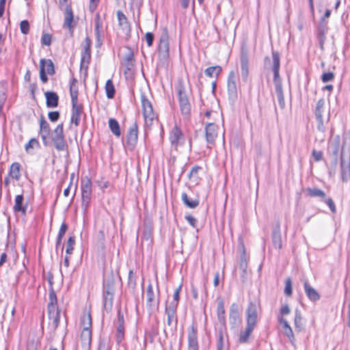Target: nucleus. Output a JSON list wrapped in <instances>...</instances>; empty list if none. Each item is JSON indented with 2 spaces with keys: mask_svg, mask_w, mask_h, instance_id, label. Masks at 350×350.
<instances>
[{
  "mask_svg": "<svg viewBox=\"0 0 350 350\" xmlns=\"http://www.w3.org/2000/svg\"><path fill=\"white\" fill-rule=\"evenodd\" d=\"M123 332H124L123 325H119V326L118 327V338H120L121 336L123 335Z\"/></svg>",
  "mask_w": 350,
  "mask_h": 350,
  "instance_id": "69168bd1",
  "label": "nucleus"
},
{
  "mask_svg": "<svg viewBox=\"0 0 350 350\" xmlns=\"http://www.w3.org/2000/svg\"><path fill=\"white\" fill-rule=\"evenodd\" d=\"M272 58H273V82L275 85V88H277V85H279L280 87H282V81L279 75V69H280V55L278 52L273 51L272 52Z\"/></svg>",
  "mask_w": 350,
  "mask_h": 350,
  "instance_id": "1a4fd4ad",
  "label": "nucleus"
},
{
  "mask_svg": "<svg viewBox=\"0 0 350 350\" xmlns=\"http://www.w3.org/2000/svg\"><path fill=\"white\" fill-rule=\"evenodd\" d=\"M83 112V107L81 105L77 103H72V115L70 122L76 126H79L81 120V114Z\"/></svg>",
  "mask_w": 350,
  "mask_h": 350,
  "instance_id": "2eb2a0df",
  "label": "nucleus"
},
{
  "mask_svg": "<svg viewBox=\"0 0 350 350\" xmlns=\"http://www.w3.org/2000/svg\"><path fill=\"white\" fill-rule=\"evenodd\" d=\"M306 194L310 197L325 198V193L317 188H308L306 189Z\"/></svg>",
  "mask_w": 350,
  "mask_h": 350,
  "instance_id": "c9c22d12",
  "label": "nucleus"
},
{
  "mask_svg": "<svg viewBox=\"0 0 350 350\" xmlns=\"http://www.w3.org/2000/svg\"><path fill=\"white\" fill-rule=\"evenodd\" d=\"M217 313L219 321L221 323H224L225 320V310L224 307V303L222 301H220L218 303Z\"/></svg>",
  "mask_w": 350,
  "mask_h": 350,
  "instance_id": "ea45409f",
  "label": "nucleus"
},
{
  "mask_svg": "<svg viewBox=\"0 0 350 350\" xmlns=\"http://www.w3.org/2000/svg\"><path fill=\"white\" fill-rule=\"evenodd\" d=\"M176 309V308H174L173 307H170L167 306L165 309L167 314H170L171 317L175 316Z\"/></svg>",
  "mask_w": 350,
  "mask_h": 350,
  "instance_id": "680f3d73",
  "label": "nucleus"
},
{
  "mask_svg": "<svg viewBox=\"0 0 350 350\" xmlns=\"http://www.w3.org/2000/svg\"><path fill=\"white\" fill-rule=\"evenodd\" d=\"M325 203L329 207V208H330V210H331V211L332 213H335L336 212V207H335L334 203V202L332 201V200L331 198L326 199L325 200Z\"/></svg>",
  "mask_w": 350,
  "mask_h": 350,
  "instance_id": "6e6d98bb",
  "label": "nucleus"
},
{
  "mask_svg": "<svg viewBox=\"0 0 350 350\" xmlns=\"http://www.w3.org/2000/svg\"><path fill=\"white\" fill-rule=\"evenodd\" d=\"M178 96L182 112L185 114H188L190 111V105L185 92L182 90H179Z\"/></svg>",
  "mask_w": 350,
  "mask_h": 350,
  "instance_id": "4be33fe9",
  "label": "nucleus"
},
{
  "mask_svg": "<svg viewBox=\"0 0 350 350\" xmlns=\"http://www.w3.org/2000/svg\"><path fill=\"white\" fill-rule=\"evenodd\" d=\"M170 141L174 148H177L183 143V136L179 128L175 126L170 132Z\"/></svg>",
  "mask_w": 350,
  "mask_h": 350,
  "instance_id": "f3484780",
  "label": "nucleus"
},
{
  "mask_svg": "<svg viewBox=\"0 0 350 350\" xmlns=\"http://www.w3.org/2000/svg\"><path fill=\"white\" fill-rule=\"evenodd\" d=\"M51 139L54 143L55 147L58 150H63L66 146V142L63 133V124H60L57 126L51 134Z\"/></svg>",
  "mask_w": 350,
  "mask_h": 350,
  "instance_id": "423d86ee",
  "label": "nucleus"
},
{
  "mask_svg": "<svg viewBox=\"0 0 350 350\" xmlns=\"http://www.w3.org/2000/svg\"><path fill=\"white\" fill-rule=\"evenodd\" d=\"M117 18L120 28L122 29L124 33L127 34L131 30L130 25L127 21V18L120 10L117 12Z\"/></svg>",
  "mask_w": 350,
  "mask_h": 350,
  "instance_id": "5701e85b",
  "label": "nucleus"
},
{
  "mask_svg": "<svg viewBox=\"0 0 350 350\" xmlns=\"http://www.w3.org/2000/svg\"><path fill=\"white\" fill-rule=\"evenodd\" d=\"M75 245V239L73 237H70L67 241L66 250V252L67 254H71Z\"/></svg>",
  "mask_w": 350,
  "mask_h": 350,
  "instance_id": "49530a36",
  "label": "nucleus"
},
{
  "mask_svg": "<svg viewBox=\"0 0 350 350\" xmlns=\"http://www.w3.org/2000/svg\"><path fill=\"white\" fill-rule=\"evenodd\" d=\"M188 350H198L197 332L194 327H191L188 334Z\"/></svg>",
  "mask_w": 350,
  "mask_h": 350,
  "instance_id": "412c9836",
  "label": "nucleus"
},
{
  "mask_svg": "<svg viewBox=\"0 0 350 350\" xmlns=\"http://www.w3.org/2000/svg\"><path fill=\"white\" fill-rule=\"evenodd\" d=\"M90 46L91 40L88 37H86L83 45L81 58V70L84 71L85 75L87 74L88 64L91 59Z\"/></svg>",
  "mask_w": 350,
  "mask_h": 350,
  "instance_id": "39448f33",
  "label": "nucleus"
},
{
  "mask_svg": "<svg viewBox=\"0 0 350 350\" xmlns=\"http://www.w3.org/2000/svg\"><path fill=\"white\" fill-rule=\"evenodd\" d=\"M41 138L42 139L44 146L49 145L50 140L51 129L49 123L44 120L43 117H41L40 120V132Z\"/></svg>",
  "mask_w": 350,
  "mask_h": 350,
  "instance_id": "f8f14e48",
  "label": "nucleus"
},
{
  "mask_svg": "<svg viewBox=\"0 0 350 350\" xmlns=\"http://www.w3.org/2000/svg\"><path fill=\"white\" fill-rule=\"evenodd\" d=\"M317 127L318 131L321 133H324L326 130V127H325L323 117H321L320 118H317Z\"/></svg>",
  "mask_w": 350,
  "mask_h": 350,
  "instance_id": "de8ad7c7",
  "label": "nucleus"
},
{
  "mask_svg": "<svg viewBox=\"0 0 350 350\" xmlns=\"http://www.w3.org/2000/svg\"><path fill=\"white\" fill-rule=\"evenodd\" d=\"M278 322L282 325L284 334L291 340L294 339V334L292 328L289 325L288 321L282 317H278Z\"/></svg>",
  "mask_w": 350,
  "mask_h": 350,
  "instance_id": "a878e982",
  "label": "nucleus"
},
{
  "mask_svg": "<svg viewBox=\"0 0 350 350\" xmlns=\"http://www.w3.org/2000/svg\"><path fill=\"white\" fill-rule=\"evenodd\" d=\"M105 88L107 98H112L114 96L115 88L111 79L107 81Z\"/></svg>",
  "mask_w": 350,
  "mask_h": 350,
  "instance_id": "e433bc0d",
  "label": "nucleus"
},
{
  "mask_svg": "<svg viewBox=\"0 0 350 350\" xmlns=\"http://www.w3.org/2000/svg\"><path fill=\"white\" fill-rule=\"evenodd\" d=\"M228 92L231 99L237 97V87L236 83V75L234 71L229 73L228 78Z\"/></svg>",
  "mask_w": 350,
  "mask_h": 350,
  "instance_id": "4468645a",
  "label": "nucleus"
},
{
  "mask_svg": "<svg viewBox=\"0 0 350 350\" xmlns=\"http://www.w3.org/2000/svg\"><path fill=\"white\" fill-rule=\"evenodd\" d=\"M312 156L314 157L316 161H319L322 159L323 153L321 151L313 150Z\"/></svg>",
  "mask_w": 350,
  "mask_h": 350,
  "instance_id": "4d7b16f0",
  "label": "nucleus"
},
{
  "mask_svg": "<svg viewBox=\"0 0 350 350\" xmlns=\"http://www.w3.org/2000/svg\"><path fill=\"white\" fill-rule=\"evenodd\" d=\"M9 177L18 180L21 178V165L18 163H13L10 168Z\"/></svg>",
  "mask_w": 350,
  "mask_h": 350,
  "instance_id": "c85d7f7f",
  "label": "nucleus"
},
{
  "mask_svg": "<svg viewBox=\"0 0 350 350\" xmlns=\"http://www.w3.org/2000/svg\"><path fill=\"white\" fill-rule=\"evenodd\" d=\"M334 75L332 72H325L321 77V79L323 82H329L334 79Z\"/></svg>",
  "mask_w": 350,
  "mask_h": 350,
  "instance_id": "3c124183",
  "label": "nucleus"
},
{
  "mask_svg": "<svg viewBox=\"0 0 350 350\" xmlns=\"http://www.w3.org/2000/svg\"><path fill=\"white\" fill-rule=\"evenodd\" d=\"M81 324L83 327L81 334V345L85 350H89L92 342V317L90 312L83 313Z\"/></svg>",
  "mask_w": 350,
  "mask_h": 350,
  "instance_id": "f03ea898",
  "label": "nucleus"
},
{
  "mask_svg": "<svg viewBox=\"0 0 350 350\" xmlns=\"http://www.w3.org/2000/svg\"><path fill=\"white\" fill-rule=\"evenodd\" d=\"M137 134L138 131L136 124L132 125L129 129L126 139V146L129 150H133L137 142Z\"/></svg>",
  "mask_w": 350,
  "mask_h": 350,
  "instance_id": "ddd939ff",
  "label": "nucleus"
},
{
  "mask_svg": "<svg viewBox=\"0 0 350 350\" xmlns=\"http://www.w3.org/2000/svg\"><path fill=\"white\" fill-rule=\"evenodd\" d=\"M48 107H56L58 105V96L53 92H46L44 94Z\"/></svg>",
  "mask_w": 350,
  "mask_h": 350,
  "instance_id": "393cba45",
  "label": "nucleus"
},
{
  "mask_svg": "<svg viewBox=\"0 0 350 350\" xmlns=\"http://www.w3.org/2000/svg\"><path fill=\"white\" fill-rule=\"evenodd\" d=\"M126 66L127 68L129 70L131 69V67L133 66V61L131 57H127L126 58Z\"/></svg>",
  "mask_w": 350,
  "mask_h": 350,
  "instance_id": "0e129e2a",
  "label": "nucleus"
},
{
  "mask_svg": "<svg viewBox=\"0 0 350 350\" xmlns=\"http://www.w3.org/2000/svg\"><path fill=\"white\" fill-rule=\"evenodd\" d=\"M49 299L50 301L48 306L49 317L53 327L56 329L59 322L60 311L55 306L57 298L53 291H51L49 293Z\"/></svg>",
  "mask_w": 350,
  "mask_h": 350,
  "instance_id": "7ed1b4c3",
  "label": "nucleus"
},
{
  "mask_svg": "<svg viewBox=\"0 0 350 350\" xmlns=\"http://www.w3.org/2000/svg\"><path fill=\"white\" fill-rule=\"evenodd\" d=\"M39 146V143L38 140L36 139H31L26 145H25V150L30 153L31 150L35 148H38Z\"/></svg>",
  "mask_w": 350,
  "mask_h": 350,
  "instance_id": "37998d69",
  "label": "nucleus"
},
{
  "mask_svg": "<svg viewBox=\"0 0 350 350\" xmlns=\"http://www.w3.org/2000/svg\"><path fill=\"white\" fill-rule=\"evenodd\" d=\"M81 193H82V207L86 209L89 205L92 196V182L88 178H83L81 180Z\"/></svg>",
  "mask_w": 350,
  "mask_h": 350,
  "instance_id": "0eeeda50",
  "label": "nucleus"
},
{
  "mask_svg": "<svg viewBox=\"0 0 350 350\" xmlns=\"http://www.w3.org/2000/svg\"><path fill=\"white\" fill-rule=\"evenodd\" d=\"M180 289H181V286H179L175 290V291L174 293V299H173L174 301H176L178 302Z\"/></svg>",
  "mask_w": 350,
  "mask_h": 350,
  "instance_id": "052dcab7",
  "label": "nucleus"
},
{
  "mask_svg": "<svg viewBox=\"0 0 350 350\" xmlns=\"http://www.w3.org/2000/svg\"><path fill=\"white\" fill-rule=\"evenodd\" d=\"M301 315L298 310L295 312V325L296 327L299 328L301 326Z\"/></svg>",
  "mask_w": 350,
  "mask_h": 350,
  "instance_id": "09e8293b",
  "label": "nucleus"
},
{
  "mask_svg": "<svg viewBox=\"0 0 350 350\" xmlns=\"http://www.w3.org/2000/svg\"><path fill=\"white\" fill-rule=\"evenodd\" d=\"M141 101L145 124L151 126L156 117L152 103L144 94L141 96Z\"/></svg>",
  "mask_w": 350,
  "mask_h": 350,
  "instance_id": "20e7f679",
  "label": "nucleus"
},
{
  "mask_svg": "<svg viewBox=\"0 0 350 350\" xmlns=\"http://www.w3.org/2000/svg\"><path fill=\"white\" fill-rule=\"evenodd\" d=\"M340 145V139L338 135L332 136L329 140L328 149L332 151L334 155H337Z\"/></svg>",
  "mask_w": 350,
  "mask_h": 350,
  "instance_id": "bb28decb",
  "label": "nucleus"
},
{
  "mask_svg": "<svg viewBox=\"0 0 350 350\" xmlns=\"http://www.w3.org/2000/svg\"><path fill=\"white\" fill-rule=\"evenodd\" d=\"M68 226L66 224L63 223L59 228L57 239V245H59L61 243L62 239L63 237L64 236L66 230H67Z\"/></svg>",
  "mask_w": 350,
  "mask_h": 350,
  "instance_id": "79ce46f5",
  "label": "nucleus"
},
{
  "mask_svg": "<svg viewBox=\"0 0 350 350\" xmlns=\"http://www.w3.org/2000/svg\"><path fill=\"white\" fill-rule=\"evenodd\" d=\"M153 38L154 37H153L152 33H151L150 32H148L146 33L145 38H146V43L148 46H152V42H153Z\"/></svg>",
  "mask_w": 350,
  "mask_h": 350,
  "instance_id": "5fc2aeb1",
  "label": "nucleus"
},
{
  "mask_svg": "<svg viewBox=\"0 0 350 350\" xmlns=\"http://www.w3.org/2000/svg\"><path fill=\"white\" fill-rule=\"evenodd\" d=\"M247 327L243 332L240 334L239 341L245 342L257 323L258 306L256 304L250 303L246 310Z\"/></svg>",
  "mask_w": 350,
  "mask_h": 350,
  "instance_id": "f257e3e1",
  "label": "nucleus"
},
{
  "mask_svg": "<svg viewBox=\"0 0 350 350\" xmlns=\"http://www.w3.org/2000/svg\"><path fill=\"white\" fill-rule=\"evenodd\" d=\"M40 76L43 83L48 81L46 75H52L55 73L54 65L51 59H42L40 62Z\"/></svg>",
  "mask_w": 350,
  "mask_h": 350,
  "instance_id": "6e6552de",
  "label": "nucleus"
},
{
  "mask_svg": "<svg viewBox=\"0 0 350 350\" xmlns=\"http://www.w3.org/2000/svg\"><path fill=\"white\" fill-rule=\"evenodd\" d=\"M70 94L72 103H77L78 102V87H77V81L75 79H72L70 81Z\"/></svg>",
  "mask_w": 350,
  "mask_h": 350,
  "instance_id": "c756f323",
  "label": "nucleus"
},
{
  "mask_svg": "<svg viewBox=\"0 0 350 350\" xmlns=\"http://www.w3.org/2000/svg\"><path fill=\"white\" fill-rule=\"evenodd\" d=\"M275 89L279 105L281 109H284L285 107V101L284 98L282 87H280L279 85H278L277 88Z\"/></svg>",
  "mask_w": 350,
  "mask_h": 350,
  "instance_id": "f704fd0d",
  "label": "nucleus"
},
{
  "mask_svg": "<svg viewBox=\"0 0 350 350\" xmlns=\"http://www.w3.org/2000/svg\"><path fill=\"white\" fill-rule=\"evenodd\" d=\"M98 350H108V347L103 342H100Z\"/></svg>",
  "mask_w": 350,
  "mask_h": 350,
  "instance_id": "774afa93",
  "label": "nucleus"
},
{
  "mask_svg": "<svg viewBox=\"0 0 350 350\" xmlns=\"http://www.w3.org/2000/svg\"><path fill=\"white\" fill-rule=\"evenodd\" d=\"M191 0H181V5L183 8H187Z\"/></svg>",
  "mask_w": 350,
  "mask_h": 350,
  "instance_id": "338daca9",
  "label": "nucleus"
},
{
  "mask_svg": "<svg viewBox=\"0 0 350 350\" xmlns=\"http://www.w3.org/2000/svg\"><path fill=\"white\" fill-rule=\"evenodd\" d=\"M284 293L288 296H290L292 294V282L290 278H287L285 280Z\"/></svg>",
  "mask_w": 350,
  "mask_h": 350,
  "instance_id": "a18cd8bd",
  "label": "nucleus"
},
{
  "mask_svg": "<svg viewBox=\"0 0 350 350\" xmlns=\"http://www.w3.org/2000/svg\"><path fill=\"white\" fill-rule=\"evenodd\" d=\"M109 127L111 130V131L116 136L120 137L121 135L120 124L118 122L113 119L110 118L109 120Z\"/></svg>",
  "mask_w": 350,
  "mask_h": 350,
  "instance_id": "7c9ffc66",
  "label": "nucleus"
},
{
  "mask_svg": "<svg viewBox=\"0 0 350 350\" xmlns=\"http://www.w3.org/2000/svg\"><path fill=\"white\" fill-rule=\"evenodd\" d=\"M341 178L343 181H347L350 178V158H345L343 154L341 155Z\"/></svg>",
  "mask_w": 350,
  "mask_h": 350,
  "instance_id": "6ab92c4d",
  "label": "nucleus"
},
{
  "mask_svg": "<svg viewBox=\"0 0 350 350\" xmlns=\"http://www.w3.org/2000/svg\"><path fill=\"white\" fill-rule=\"evenodd\" d=\"M100 0H90V10L93 12L97 8V5Z\"/></svg>",
  "mask_w": 350,
  "mask_h": 350,
  "instance_id": "13d9d810",
  "label": "nucleus"
},
{
  "mask_svg": "<svg viewBox=\"0 0 350 350\" xmlns=\"http://www.w3.org/2000/svg\"><path fill=\"white\" fill-rule=\"evenodd\" d=\"M280 312L281 315L288 314L290 313V308L288 306V305H284V306H282V308H280Z\"/></svg>",
  "mask_w": 350,
  "mask_h": 350,
  "instance_id": "bf43d9fd",
  "label": "nucleus"
},
{
  "mask_svg": "<svg viewBox=\"0 0 350 350\" xmlns=\"http://www.w3.org/2000/svg\"><path fill=\"white\" fill-rule=\"evenodd\" d=\"M186 220L188 221V223L193 227H196L197 224V219L193 217L192 215H187L185 217Z\"/></svg>",
  "mask_w": 350,
  "mask_h": 350,
  "instance_id": "864d4df0",
  "label": "nucleus"
},
{
  "mask_svg": "<svg viewBox=\"0 0 350 350\" xmlns=\"http://www.w3.org/2000/svg\"><path fill=\"white\" fill-rule=\"evenodd\" d=\"M219 133V127L214 123H208L205 127V137L208 144H214Z\"/></svg>",
  "mask_w": 350,
  "mask_h": 350,
  "instance_id": "9d476101",
  "label": "nucleus"
},
{
  "mask_svg": "<svg viewBox=\"0 0 350 350\" xmlns=\"http://www.w3.org/2000/svg\"><path fill=\"white\" fill-rule=\"evenodd\" d=\"M113 288L111 286L105 287L103 293L104 307L106 310H111L113 304Z\"/></svg>",
  "mask_w": 350,
  "mask_h": 350,
  "instance_id": "aec40b11",
  "label": "nucleus"
},
{
  "mask_svg": "<svg viewBox=\"0 0 350 350\" xmlns=\"http://www.w3.org/2000/svg\"><path fill=\"white\" fill-rule=\"evenodd\" d=\"M23 195H17L14 200V211L15 212H21L23 214H25L27 210V206L23 205Z\"/></svg>",
  "mask_w": 350,
  "mask_h": 350,
  "instance_id": "cd10ccee",
  "label": "nucleus"
},
{
  "mask_svg": "<svg viewBox=\"0 0 350 350\" xmlns=\"http://www.w3.org/2000/svg\"><path fill=\"white\" fill-rule=\"evenodd\" d=\"M73 22L72 12L70 8H67L65 12L64 23V25L68 29H71L72 23Z\"/></svg>",
  "mask_w": 350,
  "mask_h": 350,
  "instance_id": "72a5a7b5",
  "label": "nucleus"
},
{
  "mask_svg": "<svg viewBox=\"0 0 350 350\" xmlns=\"http://www.w3.org/2000/svg\"><path fill=\"white\" fill-rule=\"evenodd\" d=\"M241 75L242 80L246 81L249 76V59L246 53L241 55Z\"/></svg>",
  "mask_w": 350,
  "mask_h": 350,
  "instance_id": "a211bd4d",
  "label": "nucleus"
},
{
  "mask_svg": "<svg viewBox=\"0 0 350 350\" xmlns=\"http://www.w3.org/2000/svg\"><path fill=\"white\" fill-rule=\"evenodd\" d=\"M273 243L275 248L281 249L282 247V237L279 231H275L273 234Z\"/></svg>",
  "mask_w": 350,
  "mask_h": 350,
  "instance_id": "4c0bfd02",
  "label": "nucleus"
},
{
  "mask_svg": "<svg viewBox=\"0 0 350 350\" xmlns=\"http://www.w3.org/2000/svg\"><path fill=\"white\" fill-rule=\"evenodd\" d=\"M239 318V312L238 306L232 304L230 310V319H233L234 321Z\"/></svg>",
  "mask_w": 350,
  "mask_h": 350,
  "instance_id": "a19ab883",
  "label": "nucleus"
},
{
  "mask_svg": "<svg viewBox=\"0 0 350 350\" xmlns=\"http://www.w3.org/2000/svg\"><path fill=\"white\" fill-rule=\"evenodd\" d=\"M304 290L307 297L310 300L316 301L320 299V295L317 291L311 286H310L307 282L304 283Z\"/></svg>",
  "mask_w": 350,
  "mask_h": 350,
  "instance_id": "b1692460",
  "label": "nucleus"
},
{
  "mask_svg": "<svg viewBox=\"0 0 350 350\" xmlns=\"http://www.w3.org/2000/svg\"><path fill=\"white\" fill-rule=\"evenodd\" d=\"M29 23L27 20H23L20 23V29L22 33L26 35L29 32Z\"/></svg>",
  "mask_w": 350,
  "mask_h": 350,
  "instance_id": "c03bdc74",
  "label": "nucleus"
},
{
  "mask_svg": "<svg viewBox=\"0 0 350 350\" xmlns=\"http://www.w3.org/2000/svg\"><path fill=\"white\" fill-rule=\"evenodd\" d=\"M325 105V101L323 99H320L318 100L315 109V116L316 118H320L323 117V107Z\"/></svg>",
  "mask_w": 350,
  "mask_h": 350,
  "instance_id": "58836bf2",
  "label": "nucleus"
},
{
  "mask_svg": "<svg viewBox=\"0 0 350 350\" xmlns=\"http://www.w3.org/2000/svg\"><path fill=\"white\" fill-rule=\"evenodd\" d=\"M59 118V113L57 111H51L49 113V118L52 122L57 121Z\"/></svg>",
  "mask_w": 350,
  "mask_h": 350,
  "instance_id": "603ef678",
  "label": "nucleus"
},
{
  "mask_svg": "<svg viewBox=\"0 0 350 350\" xmlns=\"http://www.w3.org/2000/svg\"><path fill=\"white\" fill-rule=\"evenodd\" d=\"M158 304V297L153 292L152 284H149L146 291V305L150 309H154L157 308Z\"/></svg>",
  "mask_w": 350,
  "mask_h": 350,
  "instance_id": "dca6fc26",
  "label": "nucleus"
},
{
  "mask_svg": "<svg viewBox=\"0 0 350 350\" xmlns=\"http://www.w3.org/2000/svg\"><path fill=\"white\" fill-rule=\"evenodd\" d=\"M41 42L42 44L49 46L51 44V36L49 33L43 34Z\"/></svg>",
  "mask_w": 350,
  "mask_h": 350,
  "instance_id": "8fccbe9b",
  "label": "nucleus"
},
{
  "mask_svg": "<svg viewBox=\"0 0 350 350\" xmlns=\"http://www.w3.org/2000/svg\"><path fill=\"white\" fill-rule=\"evenodd\" d=\"M221 67L219 66H211L207 68L204 72L208 77H217L221 72Z\"/></svg>",
  "mask_w": 350,
  "mask_h": 350,
  "instance_id": "473e14b6",
  "label": "nucleus"
},
{
  "mask_svg": "<svg viewBox=\"0 0 350 350\" xmlns=\"http://www.w3.org/2000/svg\"><path fill=\"white\" fill-rule=\"evenodd\" d=\"M6 0H0V17L3 15Z\"/></svg>",
  "mask_w": 350,
  "mask_h": 350,
  "instance_id": "e2e57ef3",
  "label": "nucleus"
},
{
  "mask_svg": "<svg viewBox=\"0 0 350 350\" xmlns=\"http://www.w3.org/2000/svg\"><path fill=\"white\" fill-rule=\"evenodd\" d=\"M159 53L163 58H166L169 55V37L165 30L163 31L160 37Z\"/></svg>",
  "mask_w": 350,
  "mask_h": 350,
  "instance_id": "9b49d317",
  "label": "nucleus"
},
{
  "mask_svg": "<svg viewBox=\"0 0 350 350\" xmlns=\"http://www.w3.org/2000/svg\"><path fill=\"white\" fill-rule=\"evenodd\" d=\"M181 198L183 203L189 208H193L199 204L198 200H189L188 196L185 193H182Z\"/></svg>",
  "mask_w": 350,
  "mask_h": 350,
  "instance_id": "2f4dec72",
  "label": "nucleus"
}]
</instances>
